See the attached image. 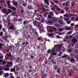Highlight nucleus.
I'll return each instance as SVG.
<instances>
[{"label":"nucleus","instance_id":"18","mask_svg":"<svg viewBox=\"0 0 78 78\" xmlns=\"http://www.w3.org/2000/svg\"><path fill=\"white\" fill-rule=\"evenodd\" d=\"M72 41L73 43L76 44V41H77V40H76V38H74L73 39Z\"/></svg>","mask_w":78,"mask_h":78},{"label":"nucleus","instance_id":"6","mask_svg":"<svg viewBox=\"0 0 78 78\" xmlns=\"http://www.w3.org/2000/svg\"><path fill=\"white\" fill-rule=\"evenodd\" d=\"M9 8L10 9H11L13 11H17V9L13 6H11L9 7Z\"/></svg>","mask_w":78,"mask_h":78},{"label":"nucleus","instance_id":"3","mask_svg":"<svg viewBox=\"0 0 78 78\" xmlns=\"http://www.w3.org/2000/svg\"><path fill=\"white\" fill-rule=\"evenodd\" d=\"M7 57H9V58H10L11 57V52L9 53H7L6 54V58L4 59V60H9V59L8 58H7Z\"/></svg>","mask_w":78,"mask_h":78},{"label":"nucleus","instance_id":"10","mask_svg":"<svg viewBox=\"0 0 78 78\" xmlns=\"http://www.w3.org/2000/svg\"><path fill=\"white\" fill-rule=\"evenodd\" d=\"M12 12V10L9 9H7V13L6 14V16H8L9 14H10L11 12Z\"/></svg>","mask_w":78,"mask_h":78},{"label":"nucleus","instance_id":"26","mask_svg":"<svg viewBox=\"0 0 78 78\" xmlns=\"http://www.w3.org/2000/svg\"><path fill=\"white\" fill-rule=\"evenodd\" d=\"M6 2L4 0H0V3L1 4H5Z\"/></svg>","mask_w":78,"mask_h":78},{"label":"nucleus","instance_id":"53","mask_svg":"<svg viewBox=\"0 0 78 78\" xmlns=\"http://www.w3.org/2000/svg\"><path fill=\"white\" fill-rule=\"evenodd\" d=\"M68 51L69 53H70L72 52V49H69L68 50Z\"/></svg>","mask_w":78,"mask_h":78},{"label":"nucleus","instance_id":"60","mask_svg":"<svg viewBox=\"0 0 78 78\" xmlns=\"http://www.w3.org/2000/svg\"><path fill=\"white\" fill-rule=\"evenodd\" d=\"M7 37H8V36H7V35L5 36L4 39L5 40H6V39H7Z\"/></svg>","mask_w":78,"mask_h":78},{"label":"nucleus","instance_id":"19","mask_svg":"<svg viewBox=\"0 0 78 78\" xmlns=\"http://www.w3.org/2000/svg\"><path fill=\"white\" fill-rule=\"evenodd\" d=\"M25 37H26V38L27 39V40H28V39H31V37L30 36V35H28L27 37V34L26 35Z\"/></svg>","mask_w":78,"mask_h":78},{"label":"nucleus","instance_id":"35","mask_svg":"<svg viewBox=\"0 0 78 78\" xmlns=\"http://www.w3.org/2000/svg\"><path fill=\"white\" fill-rule=\"evenodd\" d=\"M58 66H57V65L55 66L54 67V70H57L58 69Z\"/></svg>","mask_w":78,"mask_h":78},{"label":"nucleus","instance_id":"49","mask_svg":"<svg viewBox=\"0 0 78 78\" xmlns=\"http://www.w3.org/2000/svg\"><path fill=\"white\" fill-rule=\"evenodd\" d=\"M66 30H71L72 29L71 28H69V27H66Z\"/></svg>","mask_w":78,"mask_h":78},{"label":"nucleus","instance_id":"25","mask_svg":"<svg viewBox=\"0 0 78 78\" xmlns=\"http://www.w3.org/2000/svg\"><path fill=\"white\" fill-rule=\"evenodd\" d=\"M11 48H12V47L11 46H9L7 48V50L8 52L9 51V50L11 49H10Z\"/></svg>","mask_w":78,"mask_h":78},{"label":"nucleus","instance_id":"43","mask_svg":"<svg viewBox=\"0 0 78 78\" xmlns=\"http://www.w3.org/2000/svg\"><path fill=\"white\" fill-rule=\"evenodd\" d=\"M72 31H69L66 34V35H69V34H72Z\"/></svg>","mask_w":78,"mask_h":78},{"label":"nucleus","instance_id":"39","mask_svg":"<svg viewBox=\"0 0 78 78\" xmlns=\"http://www.w3.org/2000/svg\"><path fill=\"white\" fill-rule=\"evenodd\" d=\"M14 73H15V75L16 76H18V75H19V73L17 72V71H15Z\"/></svg>","mask_w":78,"mask_h":78},{"label":"nucleus","instance_id":"22","mask_svg":"<svg viewBox=\"0 0 78 78\" xmlns=\"http://www.w3.org/2000/svg\"><path fill=\"white\" fill-rule=\"evenodd\" d=\"M9 75V74L8 73H4V76H3V77H8Z\"/></svg>","mask_w":78,"mask_h":78},{"label":"nucleus","instance_id":"30","mask_svg":"<svg viewBox=\"0 0 78 78\" xmlns=\"http://www.w3.org/2000/svg\"><path fill=\"white\" fill-rule=\"evenodd\" d=\"M22 22V20L21 18H19L18 20H17L15 21V22Z\"/></svg>","mask_w":78,"mask_h":78},{"label":"nucleus","instance_id":"32","mask_svg":"<svg viewBox=\"0 0 78 78\" xmlns=\"http://www.w3.org/2000/svg\"><path fill=\"white\" fill-rule=\"evenodd\" d=\"M23 25H24V27L26 26V25L27 24V21H24L23 23Z\"/></svg>","mask_w":78,"mask_h":78},{"label":"nucleus","instance_id":"54","mask_svg":"<svg viewBox=\"0 0 78 78\" xmlns=\"http://www.w3.org/2000/svg\"><path fill=\"white\" fill-rule=\"evenodd\" d=\"M56 9L57 11H60V10H61V9L59 7H57Z\"/></svg>","mask_w":78,"mask_h":78},{"label":"nucleus","instance_id":"37","mask_svg":"<svg viewBox=\"0 0 78 78\" xmlns=\"http://www.w3.org/2000/svg\"><path fill=\"white\" fill-rule=\"evenodd\" d=\"M58 31H59V32H62V31H63V29L61 28H60L58 29Z\"/></svg>","mask_w":78,"mask_h":78},{"label":"nucleus","instance_id":"33","mask_svg":"<svg viewBox=\"0 0 78 78\" xmlns=\"http://www.w3.org/2000/svg\"><path fill=\"white\" fill-rule=\"evenodd\" d=\"M21 40L20 38H19L18 40V42L16 44V45L19 44L21 42Z\"/></svg>","mask_w":78,"mask_h":78},{"label":"nucleus","instance_id":"16","mask_svg":"<svg viewBox=\"0 0 78 78\" xmlns=\"http://www.w3.org/2000/svg\"><path fill=\"white\" fill-rule=\"evenodd\" d=\"M50 7L51 8V9L52 11H55V9H56L55 8L53 7V5H51L50 6Z\"/></svg>","mask_w":78,"mask_h":78},{"label":"nucleus","instance_id":"64","mask_svg":"<svg viewBox=\"0 0 78 78\" xmlns=\"http://www.w3.org/2000/svg\"><path fill=\"white\" fill-rule=\"evenodd\" d=\"M65 12H64V11L63 10H62L61 11V14H64Z\"/></svg>","mask_w":78,"mask_h":78},{"label":"nucleus","instance_id":"1","mask_svg":"<svg viewBox=\"0 0 78 78\" xmlns=\"http://www.w3.org/2000/svg\"><path fill=\"white\" fill-rule=\"evenodd\" d=\"M43 3H41V4L39 5V6L41 7V9H42V12H45V11H47V10L45 8L43 7Z\"/></svg>","mask_w":78,"mask_h":78},{"label":"nucleus","instance_id":"47","mask_svg":"<svg viewBox=\"0 0 78 78\" xmlns=\"http://www.w3.org/2000/svg\"><path fill=\"white\" fill-rule=\"evenodd\" d=\"M51 49L48 50L47 51V53L49 54L50 53H51Z\"/></svg>","mask_w":78,"mask_h":78},{"label":"nucleus","instance_id":"36","mask_svg":"<svg viewBox=\"0 0 78 78\" xmlns=\"http://www.w3.org/2000/svg\"><path fill=\"white\" fill-rule=\"evenodd\" d=\"M56 48L57 51H59L60 50V48H58V47H57V46Z\"/></svg>","mask_w":78,"mask_h":78},{"label":"nucleus","instance_id":"20","mask_svg":"<svg viewBox=\"0 0 78 78\" xmlns=\"http://www.w3.org/2000/svg\"><path fill=\"white\" fill-rule=\"evenodd\" d=\"M55 27H56V28H60L61 26L59 24H55L54 25Z\"/></svg>","mask_w":78,"mask_h":78},{"label":"nucleus","instance_id":"62","mask_svg":"<svg viewBox=\"0 0 78 78\" xmlns=\"http://www.w3.org/2000/svg\"><path fill=\"white\" fill-rule=\"evenodd\" d=\"M50 2L51 3V4L52 5H55V4L53 3V2L50 1Z\"/></svg>","mask_w":78,"mask_h":78},{"label":"nucleus","instance_id":"48","mask_svg":"<svg viewBox=\"0 0 78 78\" xmlns=\"http://www.w3.org/2000/svg\"><path fill=\"white\" fill-rule=\"evenodd\" d=\"M66 23L67 24H70V23H71V21H67Z\"/></svg>","mask_w":78,"mask_h":78},{"label":"nucleus","instance_id":"63","mask_svg":"<svg viewBox=\"0 0 78 78\" xmlns=\"http://www.w3.org/2000/svg\"><path fill=\"white\" fill-rule=\"evenodd\" d=\"M34 57H33V56L31 55L30 59H34Z\"/></svg>","mask_w":78,"mask_h":78},{"label":"nucleus","instance_id":"34","mask_svg":"<svg viewBox=\"0 0 78 78\" xmlns=\"http://www.w3.org/2000/svg\"><path fill=\"white\" fill-rule=\"evenodd\" d=\"M10 68H5V71H9Z\"/></svg>","mask_w":78,"mask_h":78},{"label":"nucleus","instance_id":"4","mask_svg":"<svg viewBox=\"0 0 78 78\" xmlns=\"http://www.w3.org/2000/svg\"><path fill=\"white\" fill-rule=\"evenodd\" d=\"M37 14V11H35V12H30V16H32V17H34V16H36V15Z\"/></svg>","mask_w":78,"mask_h":78},{"label":"nucleus","instance_id":"13","mask_svg":"<svg viewBox=\"0 0 78 78\" xmlns=\"http://www.w3.org/2000/svg\"><path fill=\"white\" fill-rule=\"evenodd\" d=\"M58 46V44L55 45H54V47L52 49V52H55V51H56V50H55V49H56V47Z\"/></svg>","mask_w":78,"mask_h":78},{"label":"nucleus","instance_id":"21","mask_svg":"<svg viewBox=\"0 0 78 78\" xmlns=\"http://www.w3.org/2000/svg\"><path fill=\"white\" fill-rule=\"evenodd\" d=\"M65 5H66V6H69L70 5V2H65Z\"/></svg>","mask_w":78,"mask_h":78},{"label":"nucleus","instance_id":"52","mask_svg":"<svg viewBox=\"0 0 78 78\" xmlns=\"http://www.w3.org/2000/svg\"><path fill=\"white\" fill-rule=\"evenodd\" d=\"M2 30L3 32H4V33H5L6 30H5V28H3L2 29Z\"/></svg>","mask_w":78,"mask_h":78},{"label":"nucleus","instance_id":"45","mask_svg":"<svg viewBox=\"0 0 78 78\" xmlns=\"http://www.w3.org/2000/svg\"><path fill=\"white\" fill-rule=\"evenodd\" d=\"M24 66H25V65H23L22 66H21L20 67V69H21V70H24Z\"/></svg>","mask_w":78,"mask_h":78},{"label":"nucleus","instance_id":"15","mask_svg":"<svg viewBox=\"0 0 78 78\" xmlns=\"http://www.w3.org/2000/svg\"><path fill=\"white\" fill-rule=\"evenodd\" d=\"M2 12H3L4 14H6L7 12H8V10L5 9H3L2 10Z\"/></svg>","mask_w":78,"mask_h":78},{"label":"nucleus","instance_id":"57","mask_svg":"<svg viewBox=\"0 0 78 78\" xmlns=\"http://www.w3.org/2000/svg\"><path fill=\"white\" fill-rule=\"evenodd\" d=\"M13 57H14V56H11V57L10 58V60H11L12 61V60H13Z\"/></svg>","mask_w":78,"mask_h":78},{"label":"nucleus","instance_id":"46","mask_svg":"<svg viewBox=\"0 0 78 78\" xmlns=\"http://www.w3.org/2000/svg\"><path fill=\"white\" fill-rule=\"evenodd\" d=\"M51 16H48V19H51L52 18H53L54 17Z\"/></svg>","mask_w":78,"mask_h":78},{"label":"nucleus","instance_id":"40","mask_svg":"<svg viewBox=\"0 0 78 78\" xmlns=\"http://www.w3.org/2000/svg\"><path fill=\"white\" fill-rule=\"evenodd\" d=\"M27 28H29L30 29H31V30H32L33 29V27L31 26V25H28V26H27Z\"/></svg>","mask_w":78,"mask_h":78},{"label":"nucleus","instance_id":"50","mask_svg":"<svg viewBox=\"0 0 78 78\" xmlns=\"http://www.w3.org/2000/svg\"><path fill=\"white\" fill-rule=\"evenodd\" d=\"M13 5H16V6H18V3L17 2H15Z\"/></svg>","mask_w":78,"mask_h":78},{"label":"nucleus","instance_id":"41","mask_svg":"<svg viewBox=\"0 0 78 78\" xmlns=\"http://www.w3.org/2000/svg\"><path fill=\"white\" fill-rule=\"evenodd\" d=\"M72 6H74L75 5V1H73L71 3Z\"/></svg>","mask_w":78,"mask_h":78},{"label":"nucleus","instance_id":"61","mask_svg":"<svg viewBox=\"0 0 78 78\" xmlns=\"http://www.w3.org/2000/svg\"><path fill=\"white\" fill-rule=\"evenodd\" d=\"M2 45H3V44L0 43V49L2 48Z\"/></svg>","mask_w":78,"mask_h":78},{"label":"nucleus","instance_id":"27","mask_svg":"<svg viewBox=\"0 0 78 78\" xmlns=\"http://www.w3.org/2000/svg\"><path fill=\"white\" fill-rule=\"evenodd\" d=\"M50 16H54V15L53 14V12H50L49 13V15H48Z\"/></svg>","mask_w":78,"mask_h":78},{"label":"nucleus","instance_id":"28","mask_svg":"<svg viewBox=\"0 0 78 78\" xmlns=\"http://www.w3.org/2000/svg\"><path fill=\"white\" fill-rule=\"evenodd\" d=\"M47 76V74H42V76H41V78H45V77H46Z\"/></svg>","mask_w":78,"mask_h":78},{"label":"nucleus","instance_id":"38","mask_svg":"<svg viewBox=\"0 0 78 78\" xmlns=\"http://www.w3.org/2000/svg\"><path fill=\"white\" fill-rule=\"evenodd\" d=\"M29 9H32V5H29L28 6Z\"/></svg>","mask_w":78,"mask_h":78},{"label":"nucleus","instance_id":"58","mask_svg":"<svg viewBox=\"0 0 78 78\" xmlns=\"http://www.w3.org/2000/svg\"><path fill=\"white\" fill-rule=\"evenodd\" d=\"M3 75V71H0V76H2Z\"/></svg>","mask_w":78,"mask_h":78},{"label":"nucleus","instance_id":"17","mask_svg":"<svg viewBox=\"0 0 78 78\" xmlns=\"http://www.w3.org/2000/svg\"><path fill=\"white\" fill-rule=\"evenodd\" d=\"M11 1L10 0H9L8 1H7V5L8 6H9V7H10V6H11V5H10V3H11Z\"/></svg>","mask_w":78,"mask_h":78},{"label":"nucleus","instance_id":"2","mask_svg":"<svg viewBox=\"0 0 78 78\" xmlns=\"http://www.w3.org/2000/svg\"><path fill=\"white\" fill-rule=\"evenodd\" d=\"M50 56L48 58L49 60H50L52 57H51L52 55V56H56L57 55V52H52L50 54Z\"/></svg>","mask_w":78,"mask_h":78},{"label":"nucleus","instance_id":"56","mask_svg":"<svg viewBox=\"0 0 78 78\" xmlns=\"http://www.w3.org/2000/svg\"><path fill=\"white\" fill-rule=\"evenodd\" d=\"M3 33L2 32H1L0 33V36H2L3 35Z\"/></svg>","mask_w":78,"mask_h":78},{"label":"nucleus","instance_id":"11","mask_svg":"<svg viewBox=\"0 0 78 78\" xmlns=\"http://www.w3.org/2000/svg\"><path fill=\"white\" fill-rule=\"evenodd\" d=\"M9 30H15V28L14 27V26L13 25H11L10 27L9 28Z\"/></svg>","mask_w":78,"mask_h":78},{"label":"nucleus","instance_id":"31","mask_svg":"<svg viewBox=\"0 0 78 78\" xmlns=\"http://www.w3.org/2000/svg\"><path fill=\"white\" fill-rule=\"evenodd\" d=\"M16 12H13L12 13V15L13 16H16Z\"/></svg>","mask_w":78,"mask_h":78},{"label":"nucleus","instance_id":"7","mask_svg":"<svg viewBox=\"0 0 78 78\" xmlns=\"http://www.w3.org/2000/svg\"><path fill=\"white\" fill-rule=\"evenodd\" d=\"M33 24H34V26L35 27L38 25V24H39V22L37 21H34L33 22Z\"/></svg>","mask_w":78,"mask_h":78},{"label":"nucleus","instance_id":"8","mask_svg":"<svg viewBox=\"0 0 78 78\" xmlns=\"http://www.w3.org/2000/svg\"><path fill=\"white\" fill-rule=\"evenodd\" d=\"M10 72H16V66H14L13 68H11Z\"/></svg>","mask_w":78,"mask_h":78},{"label":"nucleus","instance_id":"5","mask_svg":"<svg viewBox=\"0 0 78 78\" xmlns=\"http://www.w3.org/2000/svg\"><path fill=\"white\" fill-rule=\"evenodd\" d=\"M64 16L65 17H69L70 16V17H73V15H70V14L69 13H66L65 15H64Z\"/></svg>","mask_w":78,"mask_h":78},{"label":"nucleus","instance_id":"24","mask_svg":"<svg viewBox=\"0 0 78 78\" xmlns=\"http://www.w3.org/2000/svg\"><path fill=\"white\" fill-rule=\"evenodd\" d=\"M20 12L22 14H23V13H24V12H25V10H24V9H23V8L21 9Z\"/></svg>","mask_w":78,"mask_h":78},{"label":"nucleus","instance_id":"55","mask_svg":"<svg viewBox=\"0 0 78 78\" xmlns=\"http://www.w3.org/2000/svg\"><path fill=\"white\" fill-rule=\"evenodd\" d=\"M56 38H58V39H61V37H60L58 35H57L56 37Z\"/></svg>","mask_w":78,"mask_h":78},{"label":"nucleus","instance_id":"29","mask_svg":"<svg viewBox=\"0 0 78 78\" xmlns=\"http://www.w3.org/2000/svg\"><path fill=\"white\" fill-rule=\"evenodd\" d=\"M6 62H7V61H4L1 64V65H5L6 64Z\"/></svg>","mask_w":78,"mask_h":78},{"label":"nucleus","instance_id":"59","mask_svg":"<svg viewBox=\"0 0 78 78\" xmlns=\"http://www.w3.org/2000/svg\"><path fill=\"white\" fill-rule=\"evenodd\" d=\"M61 70H60V68H59L58 69V70H57V72L58 73H59V72H60V71Z\"/></svg>","mask_w":78,"mask_h":78},{"label":"nucleus","instance_id":"44","mask_svg":"<svg viewBox=\"0 0 78 78\" xmlns=\"http://www.w3.org/2000/svg\"><path fill=\"white\" fill-rule=\"evenodd\" d=\"M39 31H41L40 32V33L41 34V33H44V30H42L41 29H39Z\"/></svg>","mask_w":78,"mask_h":78},{"label":"nucleus","instance_id":"14","mask_svg":"<svg viewBox=\"0 0 78 78\" xmlns=\"http://www.w3.org/2000/svg\"><path fill=\"white\" fill-rule=\"evenodd\" d=\"M48 27L49 28L51 29H52L54 31H56V28L55 27H50V26H48Z\"/></svg>","mask_w":78,"mask_h":78},{"label":"nucleus","instance_id":"9","mask_svg":"<svg viewBox=\"0 0 78 78\" xmlns=\"http://www.w3.org/2000/svg\"><path fill=\"white\" fill-rule=\"evenodd\" d=\"M47 35L48 36V37H51L52 38H53V37L52 36H53L55 34L53 33V34H49L47 33Z\"/></svg>","mask_w":78,"mask_h":78},{"label":"nucleus","instance_id":"23","mask_svg":"<svg viewBox=\"0 0 78 78\" xmlns=\"http://www.w3.org/2000/svg\"><path fill=\"white\" fill-rule=\"evenodd\" d=\"M70 62H72V63H73V64H74V63H75V61L74 58H71V59Z\"/></svg>","mask_w":78,"mask_h":78},{"label":"nucleus","instance_id":"42","mask_svg":"<svg viewBox=\"0 0 78 78\" xmlns=\"http://www.w3.org/2000/svg\"><path fill=\"white\" fill-rule=\"evenodd\" d=\"M62 58H67V55L62 56Z\"/></svg>","mask_w":78,"mask_h":78},{"label":"nucleus","instance_id":"51","mask_svg":"<svg viewBox=\"0 0 78 78\" xmlns=\"http://www.w3.org/2000/svg\"><path fill=\"white\" fill-rule=\"evenodd\" d=\"M15 33L16 35H17L18 36V35H19V32H18V31H15Z\"/></svg>","mask_w":78,"mask_h":78},{"label":"nucleus","instance_id":"12","mask_svg":"<svg viewBox=\"0 0 78 78\" xmlns=\"http://www.w3.org/2000/svg\"><path fill=\"white\" fill-rule=\"evenodd\" d=\"M44 2L45 3L48 5V6H49L50 5V3H49V0H44Z\"/></svg>","mask_w":78,"mask_h":78}]
</instances>
